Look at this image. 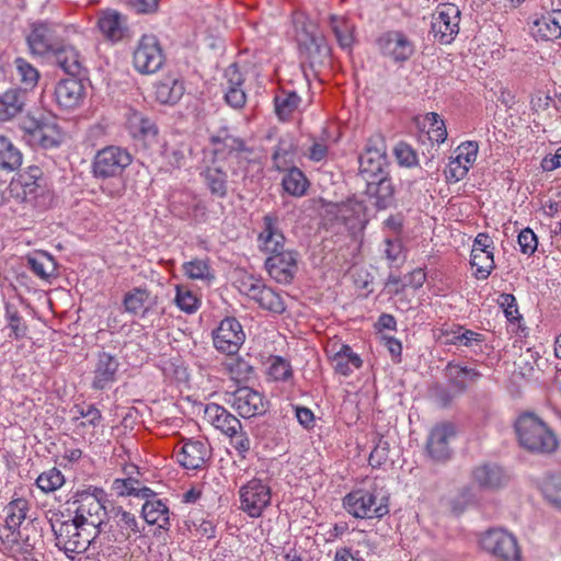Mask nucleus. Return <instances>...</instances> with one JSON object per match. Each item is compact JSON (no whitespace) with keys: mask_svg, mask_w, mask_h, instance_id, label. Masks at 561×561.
Returning <instances> with one entry per match:
<instances>
[{"mask_svg":"<svg viewBox=\"0 0 561 561\" xmlns=\"http://www.w3.org/2000/svg\"><path fill=\"white\" fill-rule=\"evenodd\" d=\"M105 492L102 489L94 488L91 492L89 490L78 491L76 493L77 503L76 515L72 517V525L76 528V549L84 548L90 545L93 539L99 535V526L102 524L105 506L103 500Z\"/></svg>","mask_w":561,"mask_h":561,"instance_id":"1","label":"nucleus"},{"mask_svg":"<svg viewBox=\"0 0 561 561\" xmlns=\"http://www.w3.org/2000/svg\"><path fill=\"white\" fill-rule=\"evenodd\" d=\"M66 33V28L58 24L35 23L26 41L32 54L51 57L66 73H70L65 44Z\"/></svg>","mask_w":561,"mask_h":561,"instance_id":"2","label":"nucleus"},{"mask_svg":"<svg viewBox=\"0 0 561 561\" xmlns=\"http://www.w3.org/2000/svg\"><path fill=\"white\" fill-rule=\"evenodd\" d=\"M515 432L520 446L531 453L550 454L558 440L549 426L534 413H524L515 422Z\"/></svg>","mask_w":561,"mask_h":561,"instance_id":"3","label":"nucleus"},{"mask_svg":"<svg viewBox=\"0 0 561 561\" xmlns=\"http://www.w3.org/2000/svg\"><path fill=\"white\" fill-rule=\"evenodd\" d=\"M344 508L356 518L380 519L389 513V496L376 483L355 489L343 499Z\"/></svg>","mask_w":561,"mask_h":561,"instance_id":"4","label":"nucleus"},{"mask_svg":"<svg viewBox=\"0 0 561 561\" xmlns=\"http://www.w3.org/2000/svg\"><path fill=\"white\" fill-rule=\"evenodd\" d=\"M165 55L154 34H144L133 51V66L141 75H152L161 69Z\"/></svg>","mask_w":561,"mask_h":561,"instance_id":"5","label":"nucleus"},{"mask_svg":"<svg viewBox=\"0 0 561 561\" xmlns=\"http://www.w3.org/2000/svg\"><path fill=\"white\" fill-rule=\"evenodd\" d=\"M481 548L497 561H522L516 537L503 528H491L481 535Z\"/></svg>","mask_w":561,"mask_h":561,"instance_id":"6","label":"nucleus"},{"mask_svg":"<svg viewBox=\"0 0 561 561\" xmlns=\"http://www.w3.org/2000/svg\"><path fill=\"white\" fill-rule=\"evenodd\" d=\"M239 508L251 518H259L272 504V489L267 482L253 478L239 489Z\"/></svg>","mask_w":561,"mask_h":561,"instance_id":"7","label":"nucleus"},{"mask_svg":"<svg viewBox=\"0 0 561 561\" xmlns=\"http://www.w3.org/2000/svg\"><path fill=\"white\" fill-rule=\"evenodd\" d=\"M297 42L305 61L311 69L323 66L330 61L331 47L322 35L316 33L311 24H304L300 32L297 33Z\"/></svg>","mask_w":561,"mask_h":561,"instance_id":"8","label":"nucleus"},{"mask_svg":"<svg viewBox=\"0 0 561 561\" xmlns=\"http://www.w3.org/2000/svg\"><path fill=\"white\" fill-rule=\"evenodd\" d=\"M131 154L118 146H107L99 150L92 163L95 178L107 179L121 175L131 163Z\"/></svg>","mask_w":561,"mask_h":561,"instance_id":"9","label":"nucleus"},{"mask_svg":"<svg viewBox=\"0 0 561 561\" xmlns=\"http://www.w3.org/2000/svg\"><path fill=\"white\" fill-rule=\"evenodd\" d=\"M210 142L214 146L213 160L217 162L234 160L238 168H243L252 153V149L242 138L229 134L227 129H221L217 135L211 136Z\"/></svg>","mask_w":561,"mask_h":561,"instance_id":"10","label":"nucleus"},{"mask_svg":"<svg viewBox=\"0 0 561 561\" xmlns=\"http://www.w3.org/2000/svg\"><path fill=\"white\" fill-rule=\"evenodd\" d=\"M460 10L454 3H440L432 14L431 33L440 44H450L459 33Z\"/></svg>","mask_w":561,"mask_h":561,"instance_id":"11","label":"nucleus"},{"mask_svg":"<svg viewBox=\"0 0 561 561\" xmlns=\"http://www.w3.org/2000/svg\"><path fill=\"white\" fill-rule=\"evenodd\" d=\"M174 450L178 462L186 470H203L211 458V447L206 439H182Z\"/></svg>","mask_w":561,"mask_h":561,"instance_id":"12","label":"nucleus"},{"mask_svg":"<svg viewBox=\"0 0 561 561\" xmlns=\"http://www.w3.org/2000/svg\"><path fill=\"white\" fill-rule=\"evenodd\" d=\"M359 173L365 181L387 174L386 148L380 136L368 139L364 152L359 156Z\"/></svg>","mask_w":561,"mask_h":561,"instance_id":"13","label":"nucleus"},{"mask_svg":"<svg viewBox=\"0 0 561 561\" xmlns=\"http://www.w3.org/2000/svg\"><path fill=\"white\" fill-rule=\"evenodd\" d=\"M377 45L381 54L396 64L408 61L415 53L413 41L402 31L391 30L382 33Z\"/></svg>","mask_w":561,"mask_h":561,"instance_id":"14","label":"nucleus"},{"mask_svg":"<svg viewBox=\"0 0 561 561\" xmlns=\"http://www.w3.org/2000/svg\"><path fill=\"white\" fill-rule=\"evenodd\" d=\"M456 436V427L450 422L437 423L431 430L425 450L435 462H446L451 458L450 439Z\"/></svg>","mask_w":561,"mask_h":561,"instance_id":"15","label":"nucleus"},{"mask_svg":"<svg viewBox=\"0 0 561 561\" xmlns=\"http://www.w3.org/2000/svg\"><path fill=\"white\" fill-rule=\"evenodd\" d=\"M245 339L242 325L236 318H225L213 332L215 347L227 355H234Z\"/></svg>","mask_w":561,"mask_h":561,"instance_id":"16","label":"nucleus"},{"mask_svg":"<svg viewBox=\"0 0 561 561\" xmlns=\"http://www.w3.org/2000/svg\"><path fill=\"white\" fill-rule=\"evenodd\" d=\"M285 242L286 238L279 227L278 214L272 211L264 215L257 234L259 249L270 256L286 250Z\"/></svg>","mask_w":561,"mask_h":561,"instance_id":"17","label":"nucleus"},{"mask_svg":"<svg viewBox=\"0 0 561 561\" xmlns=\"http://www.w3.org/2000/svg\"><path fill=\"white\" fill-rule=\"evenodd\" d=\"M227 402L244 419L262 415L266 411L264 396L250 387L238 388Z\"/></svg>","mask_w":561,"mask_h":561,"instance_id":"18","label":"nucleus"},{"mask_svg":"<svg viewBox=\"0 0 561 561\" xmlns=\"http://www.w3.org/2000/svg\"><path fill=\"white\" fill-rule=\"evenodd\" d=\"M265 268L268 275L280 284H289L298 271V252L284 250L267 256Z\"/></svg>","mask_w":561,"mask_h":561,"instance_id":"19","label":"nucleus"},{"mask_svg":"<svg viewBox=\"0 0 561 561\" xmlns=\"http://www.w3.org/2000/svg\"><path fill=\"white\" fill-rule=\"evenodd\" d=\"M478 148V144L473 141H466L457 147L456 156L450 159L445 170L448 181L458 182L467 175L469 169L476 162Z\"/></svg>","mask_w":561,"mask_h":561,"instance_id":"20","label":"nucleus"},{"mask_svg":"<svg viewBox=\"0 0 561 561\" xmlns=\"http://www.w3.org/2000/svg\"><path fill=\"white\" fill-rule=\"evenodd\" d=\"M244 76L237 64L229 65L224 73L221 87L225 92L226 103L236 108H242L247 103V94L243 89Z\"/></svg>","mask_w":561,"mask_h":561,"instance_id":"21","label":"nucleus"},{"mask_svg":"<svg viewBox=\"0 0 561 561\" xmlns=\"http://www.w3.org/2000/svg\"><path fill=\"white\" fill-rule=\"evenodd\" d=\"M98 27L103 36L113 43L124 39L129 31L127 18L112 9L103 10L99 13Z\"/></svg>","mask_w":561,"mask_h":561,"instance_id":"22","label":"nucleus"},{"mask_svg":"<svg viewBox=\"0 0 561 561\" xmlns=\"http://www.w3.org/2000/svg\"><path fill=\"white\" fill-rule=\"evenodd\" d=\"M327 353L333 364L334 370L342 376H350L363 365V360L351 346L334 342L327 347Z\"/></svg>","mask_w":561,"mask_h":561,"instance_id":"23","label":"nucleus"},{"mask_svg":"<svg viewBox=\"0 0 561 561\" xmlns=\"http://www.w3.org/2000/svg\"><path fill=\"white\" fill-rule=\"evenodd\" d=\"M23 130V140L35 149L55 148L61 141L59 131L50 125L33 122L31 127H24Z\"/></svg>","mask_w":561,"mask_h":561,"instance_id":"24","label":"nucleus"},{"mask_svg":"<svg viewBox=\"0 0 561 561\" xmlns=\"http://www.w3.org/2000/svg\"><path fill=\"white\" fill-rule=\"evenodd\" d=\"M204 420L222 434H236L241 428V422L226 408L217 403H208L204 409Z\"/></svg>","mask_w":561,"mask_h":561,"instance_id":"25","label":"nucleus"},{"mask_svg":"<svg viewBox=\"0 0 561 561\" xmlns=\"http://www.w3.org/2000/svg\"><path fill=\"white\" fill-rule=\"evenodd\" d=\"M67 504L68 501L60 505L59 508L51 511L49 522L55 535L56 546L70 558V548L68 547L70 542V508Z\"/></svg>","mask_w":561,"mask_h":561,"instance_id":"26","label":"nucleus"},{"mask_svg":"<svg viewBox=\"0 0 561 561\" xmlns=\"http://www.w3.org/2000/svg\"><path fill=\"white\" fill-rule=\"evenodd\" d=\"M2 545L8 553L18 561H39L34 545L28 538L22 539L20 531H11L5 536L0 535Z\"/></svg>","mask_w":561,"mask_h":561,"instance_id":"27","label":"nucleus"},{"mask_svg":"<svg viewBox=\"0 0 561 561\" xmlns=\"http://www.w3.org/2000/svg\"><path fill=\"white\" fill-rule=\"evenodd\" d=\"M531 33L536 38L553 41L561 37V10H552L534 20Z\"/></svg>","mask_w":561,"mask_h":561,"instance_id":"28","label":"nucleus"},{"mask_svg":"<svg viewBox=\"0 0 561 561\" xmlns=\"http://www.w3.org/2000/svg\"><path fill=\"white\" fill-rule=\"evenodd\" d=\"M206 187L217 198H225L228 194V174L217 160H213L201 173Z\"/></svg>","mask_w":561,"mask_h":561,"instance_id":"29","label":"nucleus"},{"mask_svg":"<svg viewBox=\"0 0 561 561\" xmlns=\"http://www.w3.org/2000/svg\"><path fill=\"white\" fill-rule=\"evenodd\" d=\"M125 116L126 127L133 138L145 140L157 136L158 128L156 124L142 113L134 108H128Z\"/></svg>","mask_w":561,"mask_h":561,"instance_id":"30","label":"nucleus"},{"mask_svg":"<svg viewBox=\"0 0 561 561\" xmlns=\"http://www.w3.org/2000/svg\"><path fill=\"white\" fill-rule=\"evenodd\" d=\"M445 376L454 390L463 392L480 378L481 374L474 368L448 363L445 367Z\"/></svg>","mask_w":561,"mask_h":561,"instance_id":"31","label":"nucleus"},{"mask_svg":"<svg viewBox=\"0 0 561 561\" xmlns=\"http://www.w3.org/2000/svg\"><path fill=\"white\" fill-rule=\"evenodd\" d=\"M26 93L20 88L9 89L0 95V122H9L24 110Z\"/></svg>","mask_w":561,"mask_h":561,"instance_id":"32","label":"nucleus"},{"mask_svg":"<svg viewBox=\"0 0 561 561\" xmlns=\"http://www.w3.org/2000/svg\"><path fill=\"white\" fill-rule=\"evenodd\" d=\"M366 182V193L376 198V207L379 209H386L389 207L393 199L394 187L388 174H383Z\"/></svg>","mask_w":561,"mask_h":561,"instance_id":"33","label":"nucleus"},{"mask_svg":"<svg viewBox=\"0 0 561 561\" xmlns=\"http://www.w3.org/2000/svg\"><path fill=\"white\" fill-rule=\"evenodd\" d=\"M473 481L483 489L495 490L506 484L507 476L496 465H482L472 472Z\"/></svg>","mask_w":561,"mask_h":561,"instance_id":"34","label":"nucleus"},{"mask_svg":"<svg viewBox=\"0 0 561 561\" xmlns=\"http://www.w3.org/2000/svg\"><path fill=\"white\" fill-rule=\"evenodd\" d=\"M156 299L157 297L152 298L148 289L134 287L125 294L123 305L127 312L145 317L150 309L149 305H154Z\"/></svg>","mask_w":561,"mask_h":561,"instance_id":"35","label":"nucleus"},{"mask_svg":"<svg viewBox=\"0 0 561 561\" xmlns=\"http://www.w3.org/2000/svg\"><path fill=\"white\" fill-rule=\"evenodd\" d=\"M118 368L116 358L107 353L99 355L96 367L94 370L93 387L95 389H104L115 380Z\"/></svg>","mask_w":561,"mask_h":561,"instance_id":"36","label":"nucleus"},{"mask_svg":"<svg viewBox=\"0 0 561 561\" xmlns=\"http://www.w3.org/2000/svg\"><path fill=\"white\" fill-rule=\"evenodd\" d=\"M142 517L149 525H157L168 530L170 527V511L160 499L147 500L142 505Z\"/></svg>","mask_w":561,"mask_h":561,"instance_id":"37","label":"nucleus"},{"mask_svg":"<svg viewBox=\"0 0 561 561\" xmlns=\"http://www.w3.org/2000/svg\"><path fill=\"white\" fill-rule=\"evenodd\" d=\"M329 24L339 46L351 50L355 43V24L350 19L335 14L330 15Z\"/></svg>","mask_w":561,"mask_h":561,"instance_id":"38","label":"nucleus"},{"mask_svg":"<svg viewBox=\"0 0 561 561\" xmlns=\"http://www.w3.org/2000/svg\"><path fill=\"white\" fill-rule=\"evenodd\" d=\"M184 94V85L176 78L164 77L154 84V98L161 104H175Z\"/></svg>","mask_w":561,"mask_h":561,"instance_id":"39","label":"nucleus"},{"mask_svg":"<svg viewBox=\"0 0 561 561\" xmlns=\"http://www.w3.org/2000/svg\"><path fill=\"white\" fill-rule=\"evenodd\" d=\"M37 187L34 175L19 174L8 184V193L11 198L22 203L35 196Z\"/></svg>","mask_w":561,"mask_h":561,"instance_id":"40","label":"nucleus"},{"mask_svg":"<svg viewBox=\"0 0 561 561\" xmlns=\"http://www.w3.org/2000/svg\"><path fill=\"white\" fill-rule=\"evenodd\" d=\"M300 103L301 98L295 91L282 89L274 96L275 113L283 122H287L293 118V115L298 110Z\"/></svg>","mask_w":561,"mask_h":561,"instance_id":"41","label":"nucleus"},{"mask_svg":"<svg viewBox=\"0 0 561 561\" xmlns=\"http://www.w3.org/2000/svg\"><path fill=\"white\" fill-rule=\"evenodd\" d=\"M114 518L119 530V534L116 537V540L118 541L128 540L134 536L137 537L144 529V526L140 525L137 517L134 514L124 511L122 507L116 510Z\"/></svg>","mask_w":561,"mask_h":561,"instance_id":"42","label":"nucleus"},{"mask_svg":"<svg viewBox=\"0 0 561 561\" xmlns=\"http://www.w3.org/2000/svg\"><path fill=\"white\" fill-rule=\"evenodd\" d=\"M25 260L26 266L42 279H48L56 271L55 260L46 252L37 251L31 253Z\"/></svg>","mask_w":561,"mask_h":561,"instance_id":"43","label":"nucleus"},{"mask_svg":"<svg viewBox=\"0 0 561 561\" xmlns=\"http://www.w3.org/2000/svg\"><path fill=\"white\" fill-rule=\"evenodd\" d=\"M309 184L305 173L297 167H291L282 180L284 191L295 197L306 195Z\"/></svg>","mask_w":561,"mask_h":561,"instance_id":"44","label":"nucleus"},{"mask_svg":"<svg viewBox=\"0 0 561 561\" xmlns=\"http://www.w3.org/2000/svg\"><path fill=\"white\" fill-rule=\"evenodd\" d=\"M30 510V503L23 497L12 500L5 507V530L8 533L19 531L21 524L26 518V513Z\"/></svg>","mask_w":561,"mask_h":561,"instance_id":"45","label":"nucleus"},{"mask_svg":"<svg viewBox=\"0 0 561 561\" xmlns=\"http://www.w3.org/2000/svg\"><path fill=\"white\" fill-rule=\"evenodd\" d=\"M22 164V153L12 141L0 135V169L14 171Z\"/></svg>","mask_w":561,"mask_h":561,"instance_id":"46","label":"nucleus"},{"mask_svg":"<svg viewBox=\"0 0 561 561\" xmlns=\"http://www.w3.org/2000/svg\"><path fill=\"white\" fill-rule=\"evenodd\" d=\"M253 300L264 310L283 313L286 309L285 301L279 293L275 291L265 284L257 291Z\"/></svg>","mask_w":561,"mask_h":561,"instance_id":"47","label":"nucleus"},{"mask_svg":"<svg viewBox=\"0 0 561 561\" xmlns=\"http://www.w3.org/2000/svg\"><path fill=\"white\" fill-rule=\"evenodd\" d=\"M182 270L191 279H201L208 283L215 279V274L208 259H193L185 262Z\"/></svg>","mask_w":561,"mask_h":561,"instance_id":"48","label":"nucleus"},{"mask_svg":"<svg viewBox=\"0 0 561 561\" xmlns=\"http://www.w3.org/2000/svg\"><path fill=\"white\" fill-rule=\"evenodd\" d=\"M139 482L131 478L128 479H115L112 484V490L118 496L135 495L137 497L148 499L153 495L151 489L147 486L138 488Z\"/></svg>","mask_w":561,"mask_h":561,"instance_id":"49","label":"nucleus"},{"mask_svg":"<svg viewBox=\"0 0 561 561\" xmlns=\"http://www.w3.org/2000/svg\"><path fill=\"white\" fill-rule=\"evenodd\" d=\"M16 76L19 81L23 84V91L33 90L38 82L39 72L38 70L26 61L24 58L18 57L14 60Z\"/></svg>","mask_w":561,"mask_h":561,"instance_id":"50","label":"nucleus"},{"mask_svg":"<svg viewBox=\"0 0 561 561\" xmlns=\"http://www.w3.org/2000/svg\"><path fill=\"white\" fill-rule=\"evenodd\" d=\"M446 344L471 346L473 343H482L484 337L481 333L465 329L461 325L446 331Z\"/></svg>","mask_w":561,"mask_h":561,"instance_id":"51","label":"nucleus"},{"mask_svg":"<svg viewBox=\"0 0 561 561\" xmlns=\"http://www.w3.org/2000/svg\"><path fill=\"white\" fill-rule=\"evenodd\" d=\"M88 87H90L88 70L77 59L72 60V96L76 95L77 101H80L85 96Z\"/></svg>","mask_w":561,"mask_h":561,"instance_id":"52","label":"nucleus"},{"mask_svg":"<svg viewBox=\"0 0 561 561\" xmlns=\"http://www.w3.org/2000/svg\"><path fill=\"white\" fill-rule=\"evenodd\" d=\"M470 264L476 268L477 279H486L495 267L493 253H471Z\"/></svg>","mask_w":561,"mask_h":561,"instance_id":"53","label":"nucleus"},{"mask_svg":"<svg viewBox=\"0 0 561 561\" xmlns=\"http://www.w3.org/2000/svg\"><path fill=\"white\" fill-rule=\"evenodd\" d=\"M175 289L174 301L182 311L193 313L199 308V298L187 286L178 285Z\"/></svg>","mask_w":561,"mask_h":561,"instance_id":"54","label":"nucleus"},{"mask_svg":"<svg viewBox=\"0 0 561 561\" xmlns=\"http://www.w3.org/2000/svg\"><path fill=\"white\" fill-rule=\"evenodd\" d=\"M65 483V477L57 468H51L38 476L37 486L44 492H53Z\"/></svg>","mask_w":561,"mask_h":561,"instance_id":"55","label":"nucleus"},{"mask_svg":"<svg viewBox=\"0 0 561 561\" xmlns=\"http://www.w3.org/2000/svg\"><path fill=\"white\" fill-rule=\"evenodd\" d=\"M224 366L231 379L236 381L248 380L253 374L252 366L241 358H229L225 362Z\"/></svg>","mask_w":561,"mask_h":561,"instance_id":"56","label":"nucleus"},{"mask_svg":"<svg viewBox=\"0 0 561 561\" xmlns=\"http://www.w3.org/2000/svg\"><path fill=\"white\" fill-rule=\"evenodd\" d=\"M424 119L430 125V129L427 131L430 139L437 144L444 142L447 138V129L439 115L431 112L425 115Z\"/></svg>","mask_w":561,"mask_h":561,"instance_id":"57","label":"nucleus"},{"mask_svg":"<svg viewBox=\"0 0 561 561\" xmlns=\"http://www.w3.org/2000/svg\"><path fill=\"white\" fill-rule=\"evenodd\" d=\"M80 419L85 421H80L79 424H76L77 428L79 426H85L87 424L94 426L96 422L100 421L101 413L96 408L92 405H88L87 408L82 405H75L72 408V420L79 421Z\"/></svg>","mask_w":561,"mask_h":561,"instance_id":"58","label":"nucleus"},{"mask_svg":"<svg viewBox=\"0 0 561 561\" xmlns=\"http://www.w3.org/2000/svg\"><path fill=\"white\" fill-rule=\"evenodd\" d=\"M267 374L275 381H286L293 376V369L289 362L276 356L272 358Z\"/></svg>","mask_w":561,"mask_h":561,"instance_id":"59","label":"nucleus"},{"mask_svg":"<svg viewBox=\"0 0 561 561\" xmlns=\"http://www.w3.org/2000/svg\"><path fill=\"white\" fill-rule=\"evenodd\" d=\"M546 499L561 507V473L550 476L542 485Z\"/></svg>","mask_w":561,"mask_h":561,"instance_id":"60","label":"nucleus"},{"mask_svg":"<svg viewBox=\"0 0 561 561\" xmlns=\"http://www.w3.org/2000/svg\"><path fill=\"white\" fill-rule=\"evenodd\" d=\"M497 304L503 309L507 321L514 323L522 319V314L518 311L517 301L514 295L503 293L497 298Z\"/></svg>","mask_w":561,"mask_h":561,"instance_id":"61","label":"nucleus"},{"mask_svg":"<svg viewBox=\"0 0 561 561\" xmlns=\"http://www.w3.org/2000/svg\"><path fill=\"white\" fill-rule=\"evenodd\" d=\"M393 153L398 163L402 167L412 168L417 164V154L415 150L404 141H400L396 145Z\"/></svg>","mask_w":561,"mask_h":561,"instance_id":"62","label":"nucleus"},{"mask_svg":"<svg viewBox=\"0 0 561 561\" xmlns=\"http://www.w3.org/2000/svg\"><path fill=\"white\" fill-rule=\"evenodd\" d=\"M7 316L9 321L8 328L10 330L9 337L15 340L23 339L26 335L27 327L22 317L18 311H11L10 309L7 310Z\"/></svg>","mask_w":561,"mask_h":561,"instance_id":"63","label":"nucleus"},{"mask_svg":"<svg viewBox=\"0 0 561 561\" xmlns=\"http://www.w3.org/2000/svg\"><path fill=\"white\" fill-rule=\"evenodd\" d=\"M264 285L263 280L260 278H256L253 275H242L238 279V288L239 291L245 296H248L250 299L253 300L255 296H257V291L260 288Z\"/></svg>","mask_w":561,"mask_h":561,"instance_id":"64","label":"nucleus"}]
</instances>
